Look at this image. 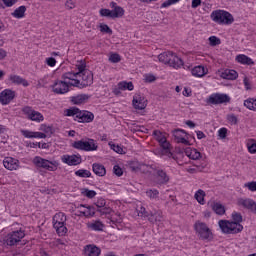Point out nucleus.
Instances as JSON below:
<instances>
[{"label": "nucleus", "instance_id": "obj_1", "mask_svg": "<svg viewBox=\"0 0 256 256\" xmlns=\"http://www.w3.org/2000/svg\"><path fill=\"white\" fill-rule=\"evenodd\" d=\"M233 221L229 220H220L218 225L222 231V233H226V235H235L237 233H241L243 231V216L239 212L232 213Z\"/></svg>", "mask_w": 256, "mask_h": 256}, {"label": "nucleus", "instance_id": "obj_2", "mask_svg": "<svg viewBox=\"0 0 256 256\" xmlns=\"http://www.w3.org/2000/svg\"><path fill=\"white\" fill-rule=\"evenodd\" d=\"M158 61L160 63H164V65H169V67H173V69H181L183 67V60L177 56V54L168 51L163 52L158 55Z\"/></svg>", "mask_w": 256, "mask_h": 256}, {"label": "nucleus", "instance_id": "obj_3", "mask_svg": "<svg viewBox=\"0 0 256 256\" xmlns=\"http://www.w3.org/2000/svg\"><path fill=\"white\" fill-rule=\"evenodd\" d=\"M66 117H75V121H78V123H91L95 119L92 112L81 111L75 107L66 110Z\"/></svg>", "mask_w": 256, "mask_h": 256}, {"label": "nucleus", "instance_id": "obj_4", "mask_svg": "<svg viewBox=\"0 0 256 256\" xmlns=\"http://www.w3.org/2000/svg\"><path fill=\"white\" fill-rule=\"evenodd\" d=\"M196 235L201 241H211L213 239V232L205 222L196 221L194 224Z\"/></svg>", "mask_w": 256, "mask_h": 256}, {"label": "nucleus", "instance_id": "obj_5", "mask_svg": "<svg viewBox=\"0 0 256 256\" xmlns=\"http://www.w3.org/2000/svg\"><path fill=\"white\" fill-rule=\"evenodd\" d=\"M89 85H93V73L90 70L83 72L79 78H73L71 83L72 87H78V89H85Z\"/></svg>", "mask_w": 256, "mask_h": 256}, {"label": "nucleus", "instance_id": "obj_6", "mask_svg": "<svg viewBox=\"0 0 256 256\" xmlns=\"http://www.w3.org/2000/svg\"><path fill=\"white\" fill-rule=\"evenodd\" d=\"M211 19L220 25H231L235 19L233 15L225 10H215L211 13Z\"/></svg>", "mask_w": 256, "mask_h": 256}, {"label": "nucleus", "instance_id": "obj_7", "mask_svg": "<svg viewBox=\"0 0 256 256\" xmlns=\"http://www.w3.org/2000/svg\"><path fill=\"white\" fill-rule=\"evenodd\" d=\"M67 216L63 212H58L53 216V227L59 236H63L67 233Z\"/></svg>", "mask_w": 256, "mask_h": 256}, {"label": "nucleus", "instance_id": "obj_8", "mask_svg": "<svg viewBox=\"0 0 256 256\" xmlns=\"http://www.w3.org/2000/svg\"><path fill=\"white\" fill-rule=\"evenodd\" d=\"M33 163L36 167L46 169V171H57V167H59V162L56 160L49 161L45 158H41L40 156L34 157Z\"/></svg>", "mask_w": 256, "mask_h": 256}, {"label": "nucleus", "instance_id": "obj_9", "mask_svg": "<svg viewBox=\"0 0 256 256\" xmlns=\"http://www.w3.org/2000/svg\"><path fill=\"white\" fill-rule=\"evenodd\" d=\"M72 147L79 151H97V149H99V146L93 139L75 141Z\"/></svg>", "mask_w": 256, "mask_h": 256}, {"label": "nucleus", "instance_id": "obj_10", "mask_svg": "<svg viewBox=\"0 0 256 256\" xmlns=\"http://www.w3.org/2000/svg\"><path fill=\"white\" fill-rule=\"evenodd\" d=\"M76 69L77 72H67L63 74L62 79H68L69 81H72L73 79H79L81 77V74L85 73V71H88L85 61L77 62Z\"/></svg>", "mask_w": 256, "mask_h": 256}, {"label": "nucleus", "instance_id": "obj_11", "mask_svg": "<svg viewBox=\"0 0 256 256\" xmlns=\"http://www.w3.org/2000/svg\"><path fill=\"white\" fill-rule=\"evenodd\" d=\"M72 83H73V80H69V79H67L66 81L57 80L53 85V91L58 95H64V93L69 92V87H72L71 86Z\"/></svg>", "mask_w": 256, "mask_h": 256}, {"label": "nucleus", "instance_id": "obj_12", "mask_svg": "<svg viewBox=\"0 0 256 256\" xmlns=\"http://www.w3.org/2000/svg\"><path fill=\"white\" fill-rule=\"evenodd\" d=\"M24 237H25V232L22 230H17L12 233H9L6 236L5 243L9 247H13V246L17 245V243H19L21 241V239H23Z\"/></svg>", "mask_w": 256, "mask_h": 256}, {"label": "nucleus", "instance_id": "obj_13", "mask_svg": "<svg viewBox=\"0 0 256 256\" xmlns=\"http://www.w3.org/2000/svg\"><path fill=\"white\" fill-rule=\"evenodd\" d=\"M22 112L24 113V115H26L27 119H29L30 121H35L36 123H41V121L45 119L43 117V114H41L38 111H35L33 108L29 106H25L22 109Z\"/></svg>", "mask_w": 256, "mask_h": 256}, {"label": "nucleus", "instance_id": "obj_14", "mask_svg": "<svg viewBox=\"0 0 256 256\" xmlns=\"http://www.w3.org/2000/svg\"><path fill=\"white\" fill-rule=\"evenodd\" d=\"M229 101H231L229 95L219 93L210 95L208 99V102H210L212 105H221L223 103H229Z\"/></svg>", "mask_w": 256, "mask_h": 256}, {"label": "nucleus", "instance_id": "obj_15", "mask_svg": "<svg viewBox=\"0 0 256 256\" xmlns=\"http://www.w3.org/2000/svg\"><path fill=\"white\" fill-rule=\"evenodd\" d=\"M62 163H65L66 165H69L70 167L72 166H77L81 165L83 159L81 158V155H63L61 157Z\"/></svg>", "mask_w": 256, "mask_h": 256}, {"label": "nucleus", "instance_id": "obj_16", "mask_svg": "<svg viewBox=\"0 0 256 256\" xmlns=\"http://www.w3.org/2000/svg\"><path fill=\"white\" fill-rule=\"evenodd\" d=\"M15 91L11 89H5L0 93L1 105H9L15 99Z\"/></svg>", "mask_w": 256, "mask_h": 256}, {"label": "nucleus", "instance_id": "obj_17", "mask_svg": "<svg viewBox=\"0 0 256 256\" xmlns=\"http://www.w3.org/2000/svg\"><path fill=\"white\" fill-rule=\"evenodd\" d=\"M78 209H80L78 212L80 213L78 216L81 217H86L87 219L91 218V217H95V207L93 206H89V205H85V204H80L78 206Z\"/></svg>", "mask_w": 256, "mask_h": 256}, {"label": "nucleus", "instance_id": "obj_18", "mask_svg": "<svg viewBox=\"0 0 256 256\" xmlns=\"http://www.w3.org/2000/svg\"><path fill=\"white\" fill-rule=\"evenodd\" d=\"M150 223H154L155 225H161L165 221L163 217V212L161 210L150 211V216L148 218Z\"/></svg>", "mask_w": 256, "mask_h": 256}, {"label": "nucleus", "instance_id": "obj_19", "mask_svg": "<svg viewBox=\"0 0 256 256\" xmlns=\"http://www.w3.org/2000/svg\"><path fill=\"white\" fill-rule=\"evenodd\" d=\"M155 179L158 185H167L169 183V175L163 169L155 170Z\"/></svg>", "mask_w": 256, "mask_h": 256}, {"label": "nucleus", "instance_id": "obj_20", "mask_svg": "<svg viewBox=\"0 0 256 256\" xmlns=\"http://www.w3.org/2000/svg\"><path fill=\"white\" fill-rule=\"evenodd\" d=\"M3 165L5 167V169H8V171H17V169H19V160L15 159L13 157H6L3 160Z\"/></svg>", "mask_w": 256, "mask_h": 256}, {"label": "nucleus", "instance_id": "obj_21", "mask_svg": "<svg viewBox=\"0 0 256 256\" xmlns=\"http://www.w3.org/2000/svg\"><path fill=\"white\" fill-rule=\"evenodd\" d=\"M132 103H133L134 109H138L139 111H143V109L147 107V99L141 96V94H136L133 97Z\"/></svg>", "mask_w": 256, "mask_h": 256}, {"label": "nucleus", "instance_id": "obj_22", "mask_svg": "<svg viewBox=\"0 0 256 256\" xmlns=\"http://www.w3.org/2000/svg\"><path fill=\"white\" fill-rule=\"evenodd\" d=\"M173 137L175 138L176 143H182L183 145H189V140L185 139L187 132L185 130L176 129L173 130Z\"/></svg>", "mask_w": 256, "mask_h": 256}, {"label": "nucleus", "instance_id": "obj_23", "mask_svg": "<svg viewBox=\"0 0 256 256\" xmlns=\"http://www.w3.org/2000/svg\"><path fill=\"white\" fill-rule=\"evenodd\" d=\"M238 205L245 209H249L252 213H256V202L253 199H240L238 200Z\"/></svg>", "mask_w": 256, "mask_h": 256}, {"label": "nucleus", "instance_id": "obj_24", "mask_svg": "<svg viewBox=\"0 0 256 256\" xmlns=\"http://www.w3.org/2000/svg\"><path fill=\"white\" fill-rule=\"evenodd\" d=\"M20 132L26 139H45L47 137V135L42 132H33L29 130H21Z\"/></svg>", "mask_w": 256, "mask_h": 256}, {"label": "nucleus", "instance_id": "obj_25", "mask_svg": "<svg viewBox=\"0 0 256 256\" xmlns=\"http://www.w3.org/2000/svg\"><path fill=\"white\" fill-rule=\"evenodd\" d=\"M110 7L112 9V19H119L125 15V10L121 6H118L117 3L111 2Z\"/></svg>", "mask_w": 256, "mask_h": 256}, {"label": "nucleus", "instance_id": "obj_26", "mask_svg": "<svg viewBox=\"0 0 256 256\" xmlns=\"http://www.w3.org/2000/svg\"><path fill=\"white\" fill-rule=\"evenodd\" d=\"M84 255L86 256H99L101 255V249L95 245H87L84 248Z\"/></svg>", "mask_w": 256, "mask_h": 256}, {"label": "nucleus", "instance_id": "obj_27", "mask_svg": "<svg viewBox=\"0 0 256 256\" xmlns=\"http://www.w3.org/2000/svg\"><path fill=\"white\" fill-rule=\"evenodd\" d=\"M9 81H11V83H13L14 85H22L23 87H29V82L19 75H10Z\"/></svg>", "mask_w": 256, "mask_h": 256}, {"label": "nucleus", "instance_id": "obj_28", "mask_svg": "<svg viewBox=\"0 0 256 256\" xmlns=\"http://www.w3.org/2000/svg\"><path fill=\"white\" fill-rule=\"evenodd\" d=\"M91 96H89L88 94H79L76 96H72L70 98L71 103H73L74 105H82V103H85L86 101H89Z\"/></svg>", "mask_w": 256, "mask_h": 256}, {"label": "nucleus", "instance_id": "obj_29", "mask_svg": "<svg viewBox=\"0 0 256 256\" xmlns=\"http://www.w3.org/2000/svg\"><path fill=\"white\" fill-rule=\"evenodd\" d=\"M185 155L189 157V159H193L194 161H197V159H201V152H199L195 148H186L184 151Z\"/></svg>", "mask_w": 256, "mask_h": 256}, {"label": "nucleus", "instance_id": "obj_30", "mask_svg": "<svg viewBox=\"0 0 256 256\" xmlns=\"http://www.w3.org/2000/svg\"><path fill=\"white\" fill-rule=\"evenodd\" d=\"M92 171L98 177H105V175H107V170L105 169V166L99 163H94L92 165Z\"/></svg>", "mask_w": 256, "mask_h": 256}, {"label": "nucleus", "instance_id": "obj_31", "mask_svg": "<svg viewBox=\"0 0 256 256\" xmlns=\"http://www.w3.org/2000/svg\"><path fill=\"white\" fill-rule=\"evenodd\" d=\"M87 227L91 231H103L105 224H103V222H101L100 220H93L87 223Z\"/></svg>", "mask_w": 256, "mask_h": 256}, {"label": "nucleus", "instance_id": "obj_32", "mask_svg": "<svg viewBox=\"0 0 256 256\" xmlns=\"http://www.w3.org/2000/svg\"><path fill=\"white\" fill-rule=\"evenodd\" d=\"M220 77H222V79L233 81L239 77V74H237V71L235 70L226 69L221 73Z\"/></svg>", "mask_w": 256, "mask_h": 256}, {"label": "nucleus", "instance_id": "obj_33", "mask_svg": "<svg viewBox=\"0 0 256 256\" xmlns=\"http://www.w3.org/2000/svg\"><path fill=\"white\" fill-rule=\"evenodd\" d=\"M236 61L238 63H241L242 65H255V62H253V59H251L245 54H239L238 56H236Z\"/></svg>", "mask_w": 256, "mask_h": 256}, {"label": "nucleus", "instance_id": "obj_34", "mask_svg": "<svg viewBox=\"0 0 256 256\" xmlns=\"http://www.w3.org/2000/svg\"><path fill=\"white\" fill-rule=\"evenodd\" d=\"M27 11V7L25 6H20L18 8H16L12 13V17H14L15 19H23V17H25V12Z\"/></svg>", "mask_w": 256, "mask_h": 256}, {"label": "nucleus", "instance_id": "obj_35", "mask_svg": "<svg viewBox=\"0 0 256 256\" xmlns=\"http://www.w3.org/2000/svg\"><path fill=\"white\" fill-rule=\"evenodd\" d=\"M211 207L216 215H223L225 213V206L221 202H213Z\"/></svg>", "mask_w": 256, "mask_h": 256}, {"label": "nucleus", "instance_id": "obj_36", "mask_svg": "<svg viewBox=\"0 0 256 256\" xmlns=\"http://www.w3.org/2000/svg\"><path fill=\"white\" fill-rule=\"evenodd\" d=\"M207 72H205V67L203 66H196L192 69V75L194 77H204Z\"/></svg>", "mask_w": 256, "mask_h": 256}, {"label": "nucleus", "instance_id": "obj_37", "mask_svg": "<svg viewBox=\"0 0 256 256\" xmlns=\"http://www.w3.org/2000/svg\"><path fill=\"white\" fill-rule=\"evenodd\" d=\"M194 199H196V201H197L200 205H205V191H203L202 189H199V190L195 193Z\"/></svg>", "mask_w": 256, "mask_h": 256}, {"label": "nucleus", "instance_id": "obj_38", "mask_svg": "<svg viewBox=\"0 0 256 256\" xmlns=\"http://www.w3.org/2000/svg\"><path fill=\"white\" fill-rule=\"evenodd\" d=\"M244 107H246L250 111H256V99L249 98V99L245 100Z\"/></svg>", "mask_w": 256, "mask_h": 256}, {"label": "nucleus", "instance_id": "obj_39", "mask_svg": "<svg viewBox=\"0 0 256 256\" xmlns=\"http://www.w3.org/2000/svg\"><path fill=\"white\" fill-rule=\"evenodd\" d=\"M160 146L162 147L164 153H166V155H168L169 157H171V144L169 143V141H167V139L163 142H160Z\"/></svg>", "mask_w": 256, "mask_h": 256}, {"label": "nucleus", "instance_id": "obj_40", "mask_svg": "<svg viewBox=\"0 0 256 256\" xmlns=\"http://www.w3.org/2000/svg\"><path fill=\"white\" fill-rule=\"evenodd\" d=\"M153 135H154L156 141H158V143H160V144L167 139V137L165 136V133H163L159 130H154Z\"/></svg>", "mask_w": 256, "mask_h": 256}, {"label": "nucleus", "instance_id": "obj_41", "mask_svg": "<svg viewBox=\"0 0 256 256\" xmlns=\"http://www.w3.org/2000/svg\"><path fill=\"white\" fill-rule=\"evenodd\" d=\"M76 177H82V178H89L91 177V171L85 170V169H80L75 172Z\"/></svg>", "mask_w": 256, "mask_h": 256}, {"label": "nucleus", "instance_id": "obj_42", "mask_svg": "<svg viewBox=\"0 0 256 256\" xmlns=\"http://www.w3.org/2000/svg\"><path fill=\"white\" fill-rule=\"evenodd\" d=\"M227 121L228 123H230V125H237V123H239V119L236 117L235 114H228Z\"/></svg>", "mask_w": 256, "mask_h": 256}, {"label": "nucleus", "instance_id": "obj_43", "mask_svg": "<svg viewBox=\"0 0 256 256\" xmlns=\"http://www.w3.org/2000/svg\"><path fill=\"white\" fill-rule=\"evenodd\" d=\"M82 194L85 197H88V199H93V197H95V195H97V192H95V190L84 189L82 191Z\"/></svg>", "mask_w": 256, "mask_h": 256}, {"label": "nucleus", "instance_id": "obj_44", "mask_svg": "<svg viewBox=\"0 0 256 256\" xmlns=\"http://www.w3.org/2000/svg\"><path fill=\"white\" fill-rule=\"evenodd\" d=\"M208 40L211 47H216V45H221V39L217 38L216 36H210Z\"/></svg>", "mask_w": 256, "mask_h": 256}, {"label": "nucleus", "instance_id": "obj_45", "mask_svg": "<svg viewBox=\"0 0 256 256\" xmlns=\"http://www.w3.org/2000/svg\"><path fill=\"white\" fill-rule=\"evenodd\" d=\"M138 215L139 217H149L151 216V212H148L147 209H145V207L141 206L139 209H138Z\"/></svg>", "mask_w": 256, "mask_h": 256}, {"label": "nucleus", "instance_id": "obj_46", "mask_svg": "<svg viewBox=\"0 0 256 256\" xmlns=\"http://www.w3.org/2000/svg\"><path fill=\"white\" fill-rule=\"evenodd\" d=\"M181 0H166L161 4V9H167V7H171V5H175V3H179Z\"/></svg>", "mask_w": 256, "mask_h": 256}, {"label": "nucleus", "instance_id": "obj_47", "mask_svg": "<svg viewBox=\"0 0 256 256\" xmlns=\"http://www.w3.org/2000/svg\"><path fill=\"white\" fill-rule=\"evenodd\" d=\"M100 31L101 33H107L108 35L113 34V30H111L107 24H100Z\"/></svg>", "mask_w": 256, "mask_h": 256}, {"label": "nucleus", "instance_id": "obj_48", "mask_svg": "<svg viewBox=\"0 0 256 256\" xmlns=\"http://www.w3.org/2000/svg\"><path fill=\"white\" fill-rule=\"evenodd\" d=\"M109 146H110V148L113 150V151H115V153H119L120 155H122V153H123V148L121 147V146H119V145H116V144H114V143H109Z\"/></svg>", "mask_w": 256, "mask_h": 256}, {"label": "nucleus", "instance_id": "obj_49", "mask_svg": "<svg viewBox=\"0 0 256 256\" xmlns=\"http://www.w3.org/2000/svg\"><path fill=\"white\" fill-rule=\"evenodd\" d=\"M100 15L101 17H110V19H113L112 10H109V9H101Z\"/></svg>", "mask_w": 256, "mask_h": 256}, {"label": "nucleus", "instance_id": "obj_50", "mask_svg": "<svg viewBox=\"0 0 256 256\" xmlns=\"http://www.w3.org/2000/svg\"><path fill=\"white\" fill-rule=\"evenodd\" d=\"M146 194H147V197H149L150 199H157V197H159L158 190H148Z\"/></svg>", "mask_w": 256, "mask_h": 256}, {"label": "nucleus", "instance_id": "obj_51", "mask_svg": "<svg viewBox=\"0 0 256 256\" xmlns=\"http://www.w3.org/2000/svg\"><path fill=\"white\" fill-rule=\"evenodd\" d=\"M110 63H119L121 61V56L117 53H113L109 57Z\"/></svg>", "mask_w": 256, "mask_h": 256}, {"label": "nucleus", "instance_id": "obj_52", "mask_svg": "<svg viewBox=\"0 0 256 256\" xmlns=\"http://www.w3.org/2000/svg\"><path fill=\"white\" fill-rule=\"evenodd\" d=\"M244 187L249 189V191L255 192L256 191V181L245 183Z\"/></svg>", "mask_w": 256, "mask_h": 256}, {"label": "nucleus", "instance_id": "obj_53", "mask_svg": "<svg viewBox=\"0 0 256 256\" xmlns=\"http://www.w3.org/2000/svg\"><path fill=\"white\" fill-rule=\"evenodd\" d=\"M249 153H256V143L250 142L247 144Z\"/></svg>", "mask_w": 256, "mask_h": 256}, {"label": "nucleus", "instance_id": "obj_54", "mask_svg": "<svg viewBox=\"0 0 256 256\" xmlns=\"http://www.w3.org/2000/svg\"><path fill=\"white\" fill-rule=\"evenodd\" d=\"M113 172L117 175V177H121V175H123V169H121L119 165H115L113 167Z\"/></svg>", "mask_w": 256, "mask_h": 256}, {"label": "nucleus", "instance_id": "obj_55", "mask_svg": "<svg viewBox=\"0 0 256 256\" xmlns=\"http://www.w3.org/2000/svg\"><path fill=\"white\" fill-rule=\"evenodd\" d=\"M46 63L49 67H55V65H57V60H55L53 57H50L46 59Z\"/></svg>", "mask_w": 256, "mask_h": 256}, {"label": "nucleus", "instance_id": "obj_56", "mask_svg": "<svg viewBox=\"0 0 256 256\" xmlns=\"http://www.w3.org/2000/svg\"><path fill=\"white\" fill-rule=\"evenodd\" d=\"M66 9H75V1L74 0H67L65 3Z\"/></svg>", "mask_w": 256, "mask_h": 256}, {"label": "nucleus", "instance_id": "obj_57", "mask_svg": "<svg viewBox=\"0 0 256 256\" xmlns=\"http://www.w3.org/2000/svg\"><path fill=\"white\" fill-rule=\"evenodd\" d=\"M218 135H219L220 139H225V137H227V128H221L218 131Z\"/></svg>", "mask_w": 256, "mask_h": 256}, {"label": "nucleus", "instance_id": "obj_58", "mask_svg": "<svg viewBox=\"0 0 256 256\" xmlns=\"http://www.w3.org/2000/svg\"><path fill=\"white\" fill-rule=\"evenodd\" d=\"M96 207H98V209H103V207H105L106 202L105 199H100L95 203Z\"/></svg>", "mask_w": 256, "mask_h": 256}, {"label": "nucleus", "instance_id": "obj_59", "mask_svg": "<svg viewBox=\"0 0 256 256\" xmlns=\"http://www.w3.org/2000/svg\"><path fill=\"white\" fill-rule=\"evenodd\" d=\"M4 5H6V7H13V5H15V3H17V0H2Z\"/></svg>", "mask_w": 256, "mask_h": 256}, {"label": "nucleus", "instance_id": "obj_60", "mask_svg": "<svg viewBox=\"0 0 256 256\" xmlns=\"http://www.w3.org/2000/svg\"><path fill=\"white\" fill-rule=\"evenodd\" d=\"M119 89H121L122 91H127V82L122 81L118 83Z\"/></svg>", "mask_w": 256, "mask_h": 256}, {"label": "nucleus", "instance_id": "obj_61", "mask_svg": "<svg viewBox=\"0 0 256 256\" xmlns=\"http://www.w3.org/2000/svg\"><path fill=\"white\" fill-rule=\"evenodd\" d=\"M121 88H119V84L117 86H114L112 92L114 93V95H121Z\"/></svg>", "mask_w": 256, "mask_h": 256}, {"label": "nucleus", "instance_id": "obj_62", "mask_svg": "<svg viewBox=\"0 0 256 256\" xmlns=\"http://www.w3.org/2000/svg\"><path fill=\"white\" fill-rule=\"evenodd\" d=\"M201 5V0H192V9H197Z\"/></svg>", "mask_w": 256, "mask_h": 256}, {"label": "nucleus", "instance_id": "obj_63", "mask_svg": "<svg viewBox=\"0 0 256 256\" xmlns=\"http://www.w3.org/2000/svg\"><path fill=\"white\" fill-rule=\"evenodd\" d=\"M244 86L246 87L247 90L251 89V84L249 83V78L245 77L244 78Z\"/></svg>", "mask_w": 256, "mask_h": 256}, {"label": "nucleus", "instance_id": "obj_64", "mask_svg": "<svg viewBox=\"0 0 256 256\" xmlns=\"http://www.w3.org/2000/svg\"><path fill=\"white\" fill-rule=\"evenodd\" d=\"M145 80L147 83H153V81H155V76L148 75V76H146Z\"/></svg>", "mask_w": 256, "mask_h": 256}]
</instances>
